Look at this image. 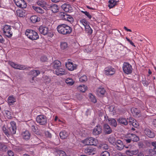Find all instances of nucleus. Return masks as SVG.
<instances>
[{"label": "nucleus", "instance_id": "20", "mask_svg": "<svg viewBox=\"0 0 156 156\" xmlns=\"http://www.w3.org/2000/svg\"><path fill=\"white\" fill-rule=\"evenodd\" d=\"M114 145L116 146V149L119 150H121L123 149L124 145L123 144L122 141L120 140H117Z\"/></svg>", "mask_w": 156, "mask_h": 156}, {"label": "nucleus", "instance_id": "8", "mask_svg": "<svg viewBox=\"0 0 156 156\" xmlns=\"http://www.w3.org/2000/svg\"><path fill=\"white\" fill-rule=\"evenodd\" d=\"M122 69L124 72L127 74H130L132 72V66L128 62H124Z\"/></svg>", "mask_w": 156, "mask_h": 156}, {"label": "nucleus", "instance_id": "31", "mask_svg": "<svg viewBox=\"0 0 156 156\" xmlns=\"http://www.w3.org/2000/svg\"><path fill=\"white\" fill-rule=\"evenodd\" d=\"M68 134L65 131H63L59 133V136L60 138L62 139L66 138L68 136Z\"/></svg>", "mask_w": 156, "mask_h": 156}, {"label": "nucleus", "instance_id": "60", "mask_svg": "<svg viewBox=\"0 0 156 156\" xmlns=\"http://www.w3.org/2000/svg\"><path fill=\"white\" fill-rule=\"evenodd\" d=\"M22 12V11H20L17 12V15L20 17H23V15L21 13Z\"/></svg>", "mask_w": 156, "mask_h": 156}, {"label": "nucleus", "instance_id": "9", "mask_svg": "<svg viewBox=\"0 0 156 156\" xmlns=\"http://www.w3.org/2000/svg\"><path fill=\"white\" fill-rule=\"evenodd\" d=\"M9 64L12 68L19 70H27L28 68L26 67V66L23 65H19L16 64L14 62H12L9 61Z\"/></svg>", "mask_w": 156, "mask_h": 156}, {"label": "nucleus", "instance_id": "37", "mask_svg": "<svg viewBox=\"0 0 156 156\" xmlns=\"http://www.w3.org/2000/svg\"><path fill=\"white\" fill-rule=\"evenodd\" d=\"M85 30L89 34H91L92 33V30L88 24L85 26Z\"/></svg>", "mask_w": 156, "mask_h": 156}, {"label": "nucleus", "instance_id": "5", "mask_svg": "<svg viewBox=\"0 0 156 156\" xmlns=\"http://www.w3.org/2000/svg\"><path fill=\"white\" fill-rule=\"evenodd\" d=\"M11 27L8 25H5L3 28V33L8 38L11 37L12 35V33L11 31Z\"/></svg>", "mask_w": 156, "mask_h": 156}, {"label": "nucleus", "instance_id": "41", "mask_svg": "<svg viewBox=\"0 0 156 156\" xmlns=\"http://www.w3.org/2000/svg\"><path fill=\"white\" fill-rule=\"evenodd\" d=\"M109 142L111 144L114 145L116 142L115 139L113 136H110L108 138Z\"/></svg>", "mask_w": 156, "mask_h": 156}, {"label": "nucleus", "instance_id": "52", "mask_svg": "<svg viewBox=\"0 0 156 156\" xmlns=\"http://www.w3.org/2000/svg\"><path fill=\"white\" fill-rule=\"evenodd\" d=\"M5 114L7 117L8 119H10L11 118L12 116L11 114V112L9 111L8 110L5 111Z\"/></svg>", "mask_w": 156, "mask_h": 156}, {"label": "nucleus", "instance_id": "27", "mask_svg": "<svg viewBox=\"0 0 156 156\" xmlns=\"http://www.w3.org/2000/svg\"><path fill=\"white\" fill-rule=\"evenodd\" d=\"M109 123L112 126L115 127L117 126V122L114 119L109 118L108 119Z\"/></svg>", "mask_w": 156, "mask_h": 156}, {"label": "nucleus", "instance_id": "45", "mask_svg": "<svg viewBox=\"0 0 156 156\" xmlns=\"http://www.w3.org/2000/svg\"><path fill=\"white\" fill-rule=\"evenodd\" d=\"M57 152L59 156H67L65 152L64 151L59 150Z\"/></svg>", "mask_w": 156, "mask_h": 156}, {"label": "nucleus", "instance_id": "49", "mask_svg": "<svg viewBox=\"0 0 156 156\" xmlns=\"http://www.w3.org/2000/svg\"><path fill=\"white\" fill-rule=\"evenodd\" d=\"M100 156H110V154L108 151H105L101 153Z\"/></svg>", "mask_w": 156, "mask_h": 156}, {"label": "nucleus", "instance_id": "40", "mask_svg": "<svg viewBox=\"0 0 156 156\" xmlns=\"http://www.w3.org/2000/svg\"><path fill=\"white\" fill-rule=\"evenodd\" d=\"M131 111L134 115H138L139 114V111L138 109L136 108H133L131 109Z\"/></svg>", "mask_w": 156, "mask_h": 156}, {"label": "nucleus", "instance_id": "48", "mask_svg": "<svg viewBox=\"0 0 156 156\" xmlns=\"http://www.w3.org/2000/svg\"><path fill=\"white\" fill-rule=\"evenodd\" d=\"M60 46L62 49H64L67 48V44L66 42H63L61 43Z\"/></svg>", "mask_w": 156, "mask_h": 156}, {"label": "nucleus", "instance_id": "21", "mask_svg": "<svg viewBox=\"0 0 156 156\" xmlns=\"http://www.w3.org/2000/svg\"><path fill=\"white\" fill-rule=\"evenodd\" d=\"M145 134L149 137L153 138L155 136V134L153 131L148 128H146L144 130Z\"/></svg>", "mask_w": 156, "mask_h": 156}, {"label": "nucleus", "instance_id": "54", "mask_svg": "<svg viewBox=\"0 0 156 156\" xmlns=\"http://www.w3.org/2000/svg\"><path fill=\"white\" fill-rule=\"evenodd\" d=\"M142 82L144 86H147L148 85V83L147 82L146 79H143L142 80Z\"/></svg>", "mask_w": 156, "mask_h": 156}, {"label": "nucleus", "instance_id": "46", "mask_svg": "<svg viewBox=\"0 0 156 156\" xmlns=\"http://www.w3.org/2000/svg\"><path fill=\"white\" fill-rule=\"evenodd\" d=\"M33 140L35 141V143L36 144H39L41 143V140L36 136L34 137L33 138Z\"/></svg>", "mask_w": 156, "mask_h": 156}, {"label": "nucleus", "instance_id": "63", "mask_svg": "<svg viewBox=\"0 0 156 156\" xmlns=\"http://www.w3.org/2000/svg\"><path fill=\"white\" fill-rule=\"evenodd\" d=\"M4 41V40L2 36L0 34V42L1 43H3Z\"/></svg>", "mask_w": 156, "mask_h": 156}, {"label": "nucleus", "instance_id": "62", "mask_svg": "<svg viewBox=\"0 0 156 156\" xmlns=\"http://www.w3.org/2000/svg\"><path fill=\"white\" fill-rule=\"evenodd\" d=\"M137 156H144V154L142 152H138Z\"/></svg>", "mask_w": 156, "mask_h": 156}, {"label": "nucleus", "instance_id": "4", "mask_svg": "<svg viewBox=\"0 0 156 156\" xmlns=\"http://www.w3.org/2000/svg\"><path fill=\"white\" fill-rule=\"evenodd\" d=\"M38 30L40 33L44 35H48V36L50 37H52L53 35L49 32L48 28L47 27L41 26L38 28Z\"/></svg>", "mask_w": 156, "mask_h": 156}, {"label": "nucleus", "instance_id": "14", "mask_svg": "<svg viewBox=\"0 0 156 156\" xmlns=\"http://www.w3.org/2000/svg\"><path fill=\"white\" fill-rule=\"evenodd\" d=\"M95 93L97 95L101 97L106 93L105 89L102 87H100L97 88L95 91Z\"/></svg>", "mask_w": 156, "mask_h": 156}, {"label": "nucleus", "instance_id": "42", "mask_svg": "<svg viewBox=\"0 0 156 156\" xmlns=\"http://www.w3.org/2000/svg\"><path fill=\"white\" fill-rule=\"evenodd\" d=\"M60 15L61 16L63 20H68V18L69 15L64 12H61L60 13Z\"/></svg>", "mask_w": 156, "mask_h": 156}, {"label": "nucleus", "instance_id": "55", "mask_svg": "<svg viewBox=\"0 0 156 156\" xmlns=\"http://www.w3.org/2000/svg\"><path fill=\"white\" fill-rule=\"evenodd\" d=\"M31 128L32 131L34 132H36L37 129V127L34 125L31 126Z\"/></svg>", "mask_w": 156, "mask_h": 156}, {"label": "nucleus", "instance_id": "34", "mask_svg": "<svg viewBox=\"0 0 156 156\" xmlns=\"http://www.w3.org/2000/svg\"><path fill=\"white\" fill-rule=\"evenodd\" d=\"M32 8L35 11H36L37 12L42 14L44 13V10L40 7H38L33 6H32Z\"/></svg>", "mask_w": 156, "mask_h": 156}, {"label": "nucleus", "instance_id": "2", "mask_svg": "<svg viewBox=\"0 0 156 156\" xmlns=\"http://www.w3.org/2000/svg\"><path fill=\"white\" fill-rule=\"evenodd\" d=\"M25 34L29 39L32 40H36L39 38L37 33L32 30H27Z\"/></svg>", "mask_w": 156, "mask_h": 156}, {"label": "nucleus", "instance_id": "50", "mask_svg": "<svg viewBox=\"0 0 156 156\" xmlns=\"http://www.w3.org/2000/svg\"><path fill=\"white\" fill-rule=\"evenodd\" d=\"M44 82L46 83H50L51 81L50 78L48 76H45L43 77Z\"/></svg>", "mask_w": 156, "mask_h": 156}, {"label": "nucleus", "instance_id": "44", "mask_svg": "<svg viewBox=\"0 0 156 156\" xmlns=\"http://www.w3.org/2000/svg\"><path fill=\"white\" fill-rule=\"evenodd\" d=\"M89 98L91 101L94 103L96 102L97 100L95 97L91 94H89Z\"/></svg>", "mask_w": 156, "mask_h": 156}, {"label": "nucleus", "instance_id": "11", "mask_svg": "<svg viewBox=\"0 0 156 156\" xmlns=\"http://www.w3.org/2000/svg\"><path fill=\"white\" fill-rule=\"evenodd\" d=\"M14 1L18 7L25 8L27 6V4L24 0H14Z\"/></svg>", "mask_w": 156, "mask_h": 156}, {"label": "nucleus", "instance_id": "13", "mask_svg": "<svg viewBox=\"0 0 156 156\" xmlns=\"http://www.w3.org/2000/svg\"><path fill=\"white\" fill-rule=\"evenodd\" d=\"M65 65L66 68L70 71H73L76 69L77 65L73 64L72 62L69 61L65 63Z\"/></svg>", "mask_w": 156, "mask_h": 156}, {"label": "nucleus", "instance_id": "39", "mask_svg": "<svg viewBox=\"0 0 156 156\" xmlns=\"http://www.w3.org/2000/svg\"><path fill=\"white\" fill-rule=\"evenodd\" d=\"M66 83L69 85H73L74 83L73 80L71 78H67L65 81Z\"/></svg>", "mask_w": 156, "mask_h": 156}, {"label": "nucleus", "instance_id": "25", "mask_svg": "<svg viewBox=\"0 0 156 156\" xmlns=\"http://www.w3.org/2000/svg\"><path fill=\"white\" fill-rule=\"evenodd\" d=\"M128 137L133 141L137 142L139 140L138 137L136 135L133 134H129L127 135Z\"/></svg>", "mask_w": 156, "mask_h": 156}, {"label": "nucleus", "instance_id": "19", "mask_svg": "<svg viewBox=\"0 0 156 156\" xmlns=\"http://www.w3.org/2000/svg\"><path fill=\"white\" fill-rule=\"evenodd\" d=\"M102 131V127L100 125L96 126L93 131V134L94 135H97L101 133Z\"/></svg>", "mask_w": 156, "mask_h": 156}, {"label": "nucleus", "instance_id": "24", "mask_svg": "<svg viewBox=\"0 0 156 156\" xmlns=\"http://www.w3.org/2000/svg\"><path fill=\"white\" fill-rule=\"evenodd\" d=\"M23 138L25 140H29L30 137V134L29 131L26 130L22 134Z\"/></svg>", "mask_w": 156, "mask_h": 156}, {"label": "nucleus", "instance_id": "23", "mask_svg": "<svg viewBox=\"0 0 156 156\" xmlns=\"http://www.w3.org/2000/svg\"><path fill=\"white\" fill-rule=\"evenodd\" d=\"M61 65V63L58 60H55L51 64V66L53 69H57L59 68Z\"/></svg>", "mask_w": 156, "mask_h": 156}, {"label": "nucleus", "instance_id": "28", "mask_svg": "<svg viewBox=\"0 0 156 156\" xmlns=\"http://www.w3.org/2000/svg\"><path fill=\"white\" fill-rule=\"evenodd\" d=\"M16 101V99L13 96H9L8 98V103L9 105L14 104Z\"/></svg>", "mask_w": 156, "mask_h": 156}, {"label": "nucleus", "instance_id": "43", "mask_svg": "<svg viewBox=\"0 0 156 156\" xmlns=\"http://www.w3.org/2000/svg\"><path fill=\"white\" fill-rule=\"evenodd\" d=\"M151 144L154 147L153 148L154 151H152V154L154 156H156V142H152Z\"/></svg>", "mask_w": 156, "mask_h": 156}, {"label": "nucleus", "instance_id": "22", "mask_svg": "<svg viewBox=\"0 0 156 156\" xmlns=\"http://www.w3.org/2000/svg\"><path fill=\"white\" fill-rule=\"evenodd\" d=\"M55 73L58 76L65 75L66 74V72L64 69L59 67L55 70Z\"/></svg>", "mask_w": 156, "mask_h": 156}, {"label": "nucleus", "instance_id": "10", "mask_svg": "<svg viewBox=\"0 0 156 156\" xmlns=\"http://www.w3.org/2000/svg\"><path fill=\"white\" fill-rule=\"evenodd\" d=\"M105 74L107 76L112 75L114 74L115 72V69L112 66H108L105 69Z\"/></svg>", "mask_w": 156, "mask_h": 156}, {"label": "nucleus", "instance_id": "57", "mask_svg": "<svg viewBox=\"0 0 156 156\" xmlns=\"http://www.w3.org/2000/svg\"><path fill=\"white\" fill-rule=\"evenodd\" d=\"M68 19V20H66L70 22H73V19L71 15H69Z\"/></svg>", "mask_w": 156, "mask_h": 156}, {"label": "nucleus", "instance_id": "6", "mask_svg": "<svg viewBox=\"0 0 156 156\" xmlns=\"http://www.w3.org/2000/svg\"><path fill=\"white\" fill-rule=\"evenodd\" d=\"M36 121L40 125H45L47 123V118L43 115H38L36 118Z\"/></svg>", "mask_w": 156, "mask_h": 156}, {"label": "nucleus", "instance_id": "36", "mask_svg": "<svg viewBox=\"0 0 156 156\" xmlns=\"http://www.w3.org/2000/svg\"><path fill=\"white\" fill-rule=\"evenodd\" d=\"M129 124L130 125H132L135 127H136L138 126V123L136 122L135 120H132L131 119L129 122Z\"/></svg>", "mask_w": 156, "mask_h": 156}, {"label": "nucleus", "instance_id": "15", "mask_svg": "<svg viewBox=\"0 0 156 156\" xmlns=\"http://www.w3.org/2000/svg\"><path fill=\"white\" fill-rule=\"evenodd\" d=\"M37 4L41 6L45 10H47L48 7V3L44 0H39L37 2Z\"/></svg>", "mask_w": 156, "mask_h": 156}, {"label": "nucleus", "instance_id": "7", "mask_svg": "<svg viewBox=\"0 0 156 156\" xmlns=\"http://www.w3.org/2000/svg\"><path fill=\"white\" fill-rule=\"evenodd\" d=\"M97 142V140L95 139L93 137H89L86 139L83 142L86 145L96 146Z\"/></svg>", "mask_w": 156, "mask_h": 156}, {"label": "nucleus", "instance_id": "29", "mask_svg": "<svg viewBox=\"0 0 156 156\" xmlns=\"http://www.w3.org/2000/svg\"><path fill=\"white\" fill-rule=\"evenodd\" d=\"M118 2V1H117L115 0H109L108 2L109 3V4L108 5V7L110 8H113L117 4V3Z\"/></svg>", "mask_w": 156, "mask_h": 156}, {"label": "nucleus", "instance_id": "59", "mask_svg": "<svg viewBox=\"0 0 156 156\" xmlns=\"http://www.w3.org/2000/svg\"><path fill=\"white\" fill-rule=\"evenodd\" d=\"M8 154L9 156H13L14 155L13 152L10 150L8 151Z\"/></svg>", "mask_w": 156, "mask_h": 156}, {"label": "nucleus", "instance_id": "16", "mask_svg": "<svg viewBox=\"0 0 156 156\" xmlns=\"http://www.w3.org/2000/svg\"><path fill=\"white\" fill-rule=\"evenodd\" d=\"M103 131L105 134H109L112 132L113 130L108 125L105 124L103 126Z\"/></svg>", "mask_w": 156, "mask_h": 156}, {"label": "nucleus", "instance_id": "18", "mask_svg": "<svg viewBox=\"0 0 156 156\" xmlns=\"http://www.w3.org/2000/svg\"><path fill=\"white\" fill-rule=\"evenodd\" d=\"M48 6V8L47 10L50 9L54 13L58 12L59 10V7L56 4H49Z\"/></svg>", "mask_w": 156, "mask_h": 156}, {"label": "nucleus", "instance_id": "33", "mask_svg": "<svg viewBox=\"0 0 156 156\" xmlns=\"http://www.w3.org/2000/svg\"><path fill=\"white\" fill-rule=\"evenodd\" d=\"M40 18L36 16H33L30 18V20L33 23H35L40 21Z\"/></svg>", "mask_w": 156, "mask_h": 156}, {"label": "nucleus", "instance_id": "51", "mask_svg": "<svg viewBox=\"0 0 156 156\" xmlns=\"http://www.w3.org/2000/svg\"><path fill=\"white\" fill-rule=\"evenodd\" d=\"M80 22L83 25L84 27H85V26H87L88 24L87 23L86 20L84 19H82L80 21Z\"/></svg>", "mask_w": 156, "mask_h": 156}, {"label": "nucleus", "instance_id": "47", "mask_svg": "<svg viewBox=\"0 0 156 156\" xmlns=\"http://www.w3.org/2000/svg\"><path fill=\"white\" fill-rule=\"evenodd\" d=\"M87 80V77L85 75H83L82 76L79 78V81L82 82H84Z\"/></svg>", "mask_w": 156, "mask_h": 156}, {"label": "nucleus", "instance_id": "17", "mask_svg": "<svg viewBox=\"0 0 156 156\" xmlns=\"http://www.w3.org/2000/svg\"><path fill=\"white\" fill-rule=\"evenodd\" d=\"M84 151L88 155H92L95 154L96 153V149L90 147L85 148Z\"/></svg>", "mask_w": 156, "mask_h": 156}, {"label": "nucleus", "instance_id": "35", "mask_svg": "<svg viewBox=\"0 0 156 156\" xmlns=\"http://www.w3.org/2000/svg\"><path fill=\"white\" fill-rule=\"evenodd\" d=\"M77 88L81 92H84L87 90V87L83 85H82L79 86Z\"/></svg>", "mask_w": 156, "mask_h": 156}, {"label": "nucleus", "instance_id": "53", "mask_svg": "<svg viewBox=\"0 0 156 156\" xmlns=\"http://www.w3.org/2000/svg\"><path fill=\"white\" fill-rule=\"evenodd\" d=\"M82 13L85 14L89 19L91 18V16L90 14L87 11H82Z\"/></svg>", "mask_w": 156, "mask_h": 156}, {"label": "nucleus", "instance_id": "38", "mask_svg": "<svg viewBox=\"0 0 156 156\" xmlns=\"http://www.w3.org/2000/svg\"><path fill=\"white\" fill-rule=\"evenodd\" d=\"M99 147L101 149L105 150H107L109 148V146L107 144L104 143L100 144Z\"/></svg>", "mask_w": 156, "mask_h": 156}, {"label": "nucleus", "instance_id": "58", "mask_svg": "<svg viewBox=\"0 0 156 156\" xmlns=\"http://www.w3.org/2000/svg\"><path fill=\"white\" fill-rule=\"evenodd\" d=\"M45 134L47 137L51 138V134L48 131H46L45 132Z\"/></svg>", "mask_w": 156, "mask_h": 156}, {"label": "nucleus", "instance_id": "32", "mask_svg": "<svg viewBox=\"0 0 156 156\" xmlns=\"http://www.w3.org/2000/svg\"><path fill=\"white\" fill-rule=\"evenodd\" d=\"M138 152V150H128L126 151V153L129 155H133L137 154Z\"/></svg>", "mask_w": 156, "mask_h": 156}, {"label": "nucleus", "instance_id": "1", "mask_svg": "<svg viewBox=\"0 0 156 156\" xmlns=\"http://www.w3.org/2000/svg\"><path fill=\"white\" fill-rule=\"evenodd\" d=\"M57 29L59 34L66 35L70 34L72 31V28L71 27L65 24L58 25Z\"/></svg>", "mask_w": 156, "mask_h": 156}, {"label": "nucleus", "instance_id": "64", "mask_svg": "<svg viewBox=\"0 0 156 156\" xmlns=\"http://www.w3.org/2000/svg\"><path fill=\"white\" fill-rule=\"evenodd\" d=\"M153 124L154 127H156V119L153 121Z\"/></svg>", "mask_w": 156, "mask_h": 156}, {"label": "nucleus", "instance_id": "30", "mask_svg": "<svg viewBox=\"0 0 156 156\" xmlns=\"http://www.w3.org/2000/svg\"><path fill=\"white\" fill-rule=\"evenodd\" d=\"M30 74L34 76L32 78L33 79L34 77H35L38 75L40 73V72L38 70H31L30 72Z\"/></svg>", "mask_w": 156, "mask_h": 156}, {"label": "nucleus", "instance_id": "56", "mask_svg": "<svg viewBox=\"0 0 156 156\" xmlns=\"http://www.w3.org/2000/svg\"><path fill=\"white\" fill-rule=\"evenodd\" d=\"M47 60V57L45 56H42L41 58V60L42 62H45Z\"/></svg>", "mask_w": 156, "mask_h": 156}, {"label": "nucleus", "instance_id": "12", "mask_svg": "<svg viewBox=\"0 0 156 156\" xmlns=\"http://www.w3.org/2000/svg\"><path fill=\"white\" fill-rule=\"evenodd\" d=\"M61 8L66 12H71L73 10V7L69 4L64 3L62 5Z\"/></svg>", "mask_w": 156, "mask_h": 156}, {"label": "nucleus", "instance_id": "3", "mask_svg": "<svg viewBox=\"0 0 156 156\" xmlns=\"http://www.w3.org/2000/svg\"><path fill=\"white\" fill-rule=\"evenodd\" d=\"M16 123L13 121L10 122V126L7 129V131L5 132V133L7 135L14 134L16 133Z\"/></svg>", "mask_w": 156, "mask_h": 156}, {"label": "nucleus", "instance_id": "26", "mask_svg": "<svg viewBox=\"0 0 156 156\" xmlns=\"http://www.w3.org/2000/svg\"><path fill=\"white\" fill-rule=\"evenodd\" d=\"M118 122L124 125H127L128 124V122L126 118H120L117 120Z\"/></svg>", "mask_w": 156, "mask_h": 156}, {"label": "nucleus", "instance_id": "61", "mask_svg": "<svg viewBox=\"0 0 156 156\" xmlns=\"http://www.w3.org/2000/svg\"><path fill=\"white\" fill-rule=\"evenodd\" d=\"M126 39L127 41H128V42L132 46H134L135 47V45H134V43L129 39H128L127 37H126Z\"/></svg>", "mask_w": 156, "mask_h": 156}]
</instances>
